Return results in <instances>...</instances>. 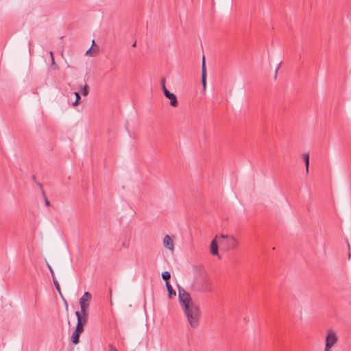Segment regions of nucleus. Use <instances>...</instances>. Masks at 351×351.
<instances>
[{"label":"nucleus","mask_w":351,"mask_h":351,"mask_svg":"<svg viewBox=\"0 0 351 351\" xmlns=\"http://www.w3.org/2000/svg\"><path fill=\"white\" fill-rule=\"evenodd\" d=\"M178 298L190 326L196 328L199 326L201 317L199 307L193 302L190 294L179 286Z\"/></svg>","instance_id":"f257e3e1"},{"label":"nucleus","mask_w":351,"mask_h":351,"mask_svg":"<svg viewBox=\"0 0 351 351\" xmlns=\"http://www.w3.org/2000/svg\"><path fill=\"white\" fill-rule=\"evenodd\" d=\"M194 291L209 293L212 291V282L206 274H200L195 276L191 286Z\"/></svg>","instance_id":"f03ea898"},{"label":"nucleus","mask_w":351,"mask_h":351,"mask_svg":"<svg viewBox=\"0 0 351 351\" xmlns=\"http://www.w3.org/2000/svg\"><path fill=\"white\" fill-rule=\"evenodd\" d=\"M339 339L337 332L332 329H328L326 336L324 351H330V349L337 343Z\"/></svg>","instance_id":"7ed1b4c3"},{"label":"nucleus","mask_w":351,"mask_h":351,"mask_svg":"<svg viewBox=\"0 0 351 351\" xmlns=\"http://www.w3.org/2000/svg\"><path fill=\"white\" fill-rule=\"evenodd\" d=\"M92 298L91 294L89 292H85L82 298L80 299V304L81 311L83 313H88V309L89 306V302Z\"/></svg>","instance_id":"20e7f679"},{"label":"nucleus","mask_w":351,"mask_h":351,"mask_svg":"<svg viewBox=\"0 0 351 351\" xmlns=\"http://www.w3.org/2000/svg\"><path fill=\"white\" fill-rule=\"evenodd\" d=\"M221 237L223 239H226L227 245L230 250L236 249L238 246L239 242L234 237L224 236L221 235Z\"/></svg>","instance_id":"39448f33"},{"label":"nucleus","mask_w":351,"mask_h":351,"mask_svg":"<svg viewBox=\"0 0 351 351\" xmlns=\"http://www.w3.org/2000/svg\"><path fill=\"white\" fill-rule=\"evenodd\" d=\"M75 315L77 319V324L85 326L87 322L88 313H83L82 312L76 311Z\"/></svg>","instance_id":"423d86ee"},{"label":"nucleus","mask_w":351,"mask_h":351,"mask_svg":"<svg viewBox=\"0 0 351 351\" xmlns=\"http://www.w3.org/2000/svg\"><path fill=\"white\" fill-rule=\"evenodd\" d=\"M202 83L204 89H206V69L204 56H203L202 66Z\"/></svg>","instance_id":"0eeeda50"},{"label":"nucleus","mask_w":351,"mask_h":351,"mask_svg":"<svg viewBox=\"0 0 351 351\" xmlns=\"http://www.w3.org/2000/svg\"><path fill=\"white\" fill-rule=\"evenodd\" d=\"M164 246L171 250H173V243L171 238L169 235H165L163 239Z\"/></svg>","instance_id":"6e6552de"},{"label":"nucleus","mask_w":351,"mask_h":351,"mask_svg":"<svg viewBox=\"0 0 351 351\" xmlns=\"http://www.w3.org/2000/svg\"><path fill=\"white\" fill-rule=\"evenodd\" d=\"M210 253L213 255H218V245L215 239H213L210 243Z\"/></svg>","instance_id":"1a4fd4ad"},{"label":"nucleus","mask_w":351,"mask_h":351,"mask_svg":"<svg viewBox=\"0 0 351 351\" xmlns=\"http://www.w3.org/2000/svg\"><path fill=\"white\" fill-rule=\"evenodd\" d=\"M167 98H168L170 100V105L172 107L178 106V101L175 94L171 93L170 95H168Z\"/></svg>","instance_id":"9d476101"},{"label":"nucleus","mask_w":351,"mask_h":351,"mask_svg":"<svg viewBox=\"0 0 351 351\" xmlns=\"http://www.w3.org/2000/svg\"><path fill=\"white\" fill-rule=\"evenodd\" d=\"M166 287H167V289L168 291V296H169V298H172L173 296H176V292L173 289V287H171V285H170V283L169 282H166Z\"/></svg>","instance_id":"9b49d317"},{"label":"nucleus","mask_w":351,"mask_h":351,"mask_svg":"<svg viewBox=\"0 0 351 351\" xmlns=\"http://www.w3.org/2000/svg\"><path fill=\"white\" fill-rule=\"evenodd\" d=\"M302 158L305 163L306 173H308L309 168V154L308 153L303 154Z\"/></svg>","instance_id":"f8f14e48"},{"label":"nucleus","mask_w":351,"mask_h":351,"mask_svg":"<svg viewBox=\"0 0 351 351\" xmlns=\"http://www.w3.org/2000/svg\"><path fill=\"white\" fill-rule=\"evenodd\" d=\"M80 335H81V333H79V332H77L75 331L73 332V333L72 335V342L74 344H77L79 343Z\"/></svg>","instance_id":"ddd939ff"},{"label":"nucleus","mask_w":351,"mask_h":351,"mask_svg":"<svg viewBox=\"0 0 351 351\" xmlns=\"http://www.w3.org/2000/svg\"><path fill=\"white\" fill-rule=\"evenodd\" d=\"M162 278L166 281V282H169L168 280L171 278V274L169 271H164L162 273Z\"/></svg>","instance_id":"4468645a"},{"label":"nucleus","mask_w":351,"mask_h":351,"mask_svg":"<svg viewBox=\"0 0 351 351\" xmlns=\"http://www.w3.org/2000/svg\"><path fill=\"white\" fill-rule=\"evenodd\" d=\"M81 92L84 96H86L88 93V86L85 84L83 87H82Z\"/></svg>","instance_id":"2eb2a0df"},{"label":"nucleus","mask_w":351,"mask_h":351,"mask_svg":"<svg viewBox=\"0 0 351 351\" xmlns=\"http://www.w3.org/2000/svg\"><path fill=\"white\" fill-rule=\"evenodd\" d=\"M84 326L77 324V326L74 331L82 334L84 331Z\"/></svg>","instance_id":"dca6fc26"},{"label":"nucleus","mask_w":351,"mask_h":351,"mask_svg":"<svg viewBox=\"0 0 351 351\" xmlns=\"http://www.w3.org/2000/svg\"><path fill=\"white\" fill-rule=\"evenodd\" d=\"M97 52H95V50H92V47L88 49L86 52V55L89 56H95Z\"/></svg>","instance_id":"f3484780"},{"label":"nucleus","mask_w":351,"mask_h":351,"mask_svg":"<svg viewBox=\"0 0 351 351\" xmlns=\"http://www.w3.org/2000/svg\"><path fill=\"white\" fill-rule=\"evenodd\" d=\"M53 284L56 287V289H57V291L60 293V285L58 282V280L56 279V277H53Z\"/></svg>","instance_id":"a211bd4d"},{"label":"nucleus","mask_w":351,"mask_h":351,"mask_svg":"<svg viewBox=\"0 0 351 351\" xmlns=\"http://www.w3.org/2000/svg\"><path fill=\"white\" fill-rule=\"evenodd\" d=\"M75 95L76 97V99H75V102L73 104V106H76L78 104V102H79V101H80V99L81 98L80 95V93H77V92H75Z\"/></svg>","instance_id":"6ab92c4d"},{"label":"nucleus","mask_w":351,"mask_h":351,"mask_svg":"<svg viewBox=\"0 0 351 351\" xmlns=\"http://www.w3.org/2000/svg\"><path fill=\"white\" fill-rule=\"evenodd\" d=\"M162 90L164 93L165 96L167 97L168 95H170V92L167 89L166 86H164L162 88Z\"/></svg>","instance_id":"aec40b11"},{"label":"nucleus","mask_w":351,"mask_h":351,"mask_svg":"<svg viewBox=\"0 0 351 351\" xmlns=\"http://www.w3.org/2000/svg\"><path fill=\"white\" fill-rule=\"evenodd\" d=\"M37 185L40 189L43 195H45V191L43 189V184L40 182H37Z\"/></svg>","instance_id":"412c9836"},{"label":"nucleus","mask_w":351,"mask_h":351,"mask_svg":"<svg viewBox=\"0 0 351 351\" xmlns=\"http://www.w3.org/2000/svg\"><path fill=\"white\" fill-rule=\"evenodd\" d=\"M43 196H44V198H45V202L46 206H50V202L48 200V199L47 198L45 195H43Z\"/></svg>","instance_id":"4be33fe9"},{"label":"nucleus","mask_w":351,"mask_h":351,"mask_svg":"<svg viewBox=\"0 0 351 351\" xmlns=\"http://www.w3.org/2000/svg\"><path fill=\"white\" fill-rule=\"evenodd\" d=\"M48 267H49V269L50 270V272L51 274L52 278H53V277H55L53 271V269H52V268H51V267L50 265H48Z\"/></svg>","instance_id":"5701e85b"},{"label":"nucleus","mask_w":351,"mask_h":351,"mask_svg":"<svg viewBox=\"0 0 351 351\" xmlns=\"http://www.w3.org/2000/svg\"><path fill=\"white\" fill-rule=\"evenodd\" d=\"M110 351H118L112 345H109Z\"/></svg>","instance_id":"b1692460"},{"label":"nucleus","mask_w":351,"mask_h":351,"mask_svg":"<svg viewBox=\"0 0 351 351\" xmlns=\"http://www.w3.org/2000/svg\"><path fill=\"white\" fill-rule=\"evenodd\" d=\"M50 55H51V57L52 64H55L54 58H53V54L52 51L50 52Z\"/></svg>","instance_id":"393cba45"},{"label":"nucleus","mask_w":351,"mask_h":351,"mask_svg":"<svg viewBox=\"0 0 351 351\" xmlns=\"http://www.w3.org/2000/svg\"><path fill=\"white\" fill-rule=\"evenodd\" d=\"M161 84H162V88H163L164 86H165V78H162V79L161 80Z\"/></svg>","instance_id":"a878e982"},{"label":"nucleus","mask_w":351,"mask_h":351,"mask_svg":"<svg viewBox=\"0 0 351 351\" xmlns=\"http://www.w3.org/2000/svg\"><path fill=\"white\" fill-rule=\"evenodd\" d=\"M122 245L124 247H128V245L126 244V243L123 242Z\"/></svg>","instance_id":"bb28decb"},{"label":"nucleus","mask_w":351,"mask_h":351,"mask_svg":"<svg viewBox=\"0 0 351 351\" xmlns=\"http://www.w3.org/2000/svg\"><path fill=\"white\" fill-rule=\"evenodd\" d=\"M136 42L135 41V42L133 43L132 47H136Z\"/></svg>","instance_id":"cd10ccee"},{"label":"nucleus","mask_w":351,"mask_h":351,"mask_svg":"<svg viewBox=\"0 0 351 351\" xmlns=\"http://www.w3.org/2000/svg\"><path fill=\"white\" fill-rule=\"evenodd\" d=\"M32 179H33L34 180H36V176L33 175V176H32Z\"/></svg>","instance_id":"c85d7f7f"},{"label":"nucleus","mask_w":351,"mask_h":351,"mask_svg":"<svg viewBox=\"0 0 351 351\" xmlns=\"http://www.w3.org/2000/svg\"><path fill=\"white\" fill-rule=\"evenodd\" d=\"M95 45V40H93V45Z\"/></svg>","instance_id":"c756f323"}]
</instances>
